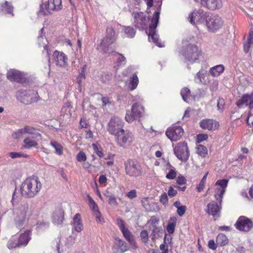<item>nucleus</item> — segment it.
I'll use <instances>...</instances> for the list:
<instances>
[{"label": "nucleus", "mask_w": 253, "mask_h": 253, "mask_svg": "<svg viewBox=\"0 0 253 253\" xmlns=\"http://www.w3.org/2000/svg\"><path fill=\"white\" fill-rule=\"evenodd\" d=\"M42 184L37 177L27 178L21 184L18 191L16 188L13 193L11 203L14 206L22 197L33 198L40 191Z\"/></svg>", "instance_id": "nucleus-1"}, {"label": "nucleus", "mask_w": 253, "mask_h": 253, "mask_svg": "<svg viewBox=\"0 0 253 253\" xmlns=\"http://www.w3.org/2000/svg\"><path fill=\"white\" fill-rule=\"evenodd\" d=\"M14 212V221L17 227L21 228L26 224L32 214V210L26 203L21 205Z\"/></svg>", "instance_id": "nucleus-2"}, {"label": "nucleus", "mask_w": 253, "mask_h": 253, "mask_svg": "<svg viewBox=\"0 0 253 253\" xmlns=\"http://www.w3.org/2000/svg\"><path fill=\"white\" fill-rule=\"evenodd\" d=\"M159 16L160 12L155 11L151 20V24L149 26V32L148 35L150 41L154 42L158 46L162 47L164 45L159 42V36L155 31L159 22Z\"/></svg>", "instance_id": "nucleus-3"}, {"label": "nucleus", "mask_w": 253, "mask_h": 253, "mask_svg": "<svg viewBox=\"0 0 253 253\" xmlns=\"http://www.w3.org/2000/svg\"><path fill=\"white\" fill-rule=\"evenodd\" d=\"M144 113V107L139 103H136L132 105L131 111H127L125 119L129 123L133 122L135 120L142 117Z\"/></svg>", "instance_id": "nucleus-4"}, {"label": "nucleus", "mask_w": 253, "mask_h": 253, "mask_svg": "<svg viewBox=\"0 0 253 253\" xmlns=\"http://www.w3.org/2000/svg\"><path fill=\"white\" fill-rule=\"evenodd\" d=\"M62 8V0H48L47 4H42L38 12L39 16L48 15L50 10L59 11Z\"/></svg>", "instance_id": "nucleus-5"}, {"label": "nucleus", "mask_w": 253, "mask_h": 253, "mask_svg": "<svg viewBox=\"0 0 253 253\" xmlns=\"http://www.w3.org/2000/svg\"><path fill=\"white\" fill-rule=\"evenodd\" d=\"M125 171L130 177H136L140 176L142 170L140 164L136 161L128 160L125 164Z\"/></svg>", "instance_id": "nucleus-6"}, {"label": "nucleus", "mask_w": 253, "mask_h": 253, "mask_svg": "<svg viewBox=\"0 0 253 253\" xmlns=\"http://www.w3.org/2000/svg\"><path fill=\"white\" fill-rule=\"evenodd\" d=\"M124 122L123 120L118 117H112L109 122L107 126V130L109 133L115 136L123 132Z\"/></svg>", "instance_id": "nucleus-7"}, {"label": "nucleus", "mask_w": 253, "mask_h": 253, "mask_svg": "<svg viewBox=\"0 0 253 253\" xmlns=\"http://www.w3.org/2000/svg\"><path fill=\"white\" fill-rule=\"evenodd\" d=\"M37 92L33 90H20L16 92L17 99L24 104H29L36 101Z\"/></svg>", "instance_id": "nucleus-8"}, {"label": "nucleus", "mask_w": 253, "mask_h": 253, "mask_svg": "<svg viewBox=\"0 0 253 253\" xmlns=\"http://www.w3.org/2000/svg\"><path fill=\"white\" fill-rule=\"evenodd\" d=\"M209 13L202 9H195L188 16L189 21L193 25L205 24L209 18Z\"/></svg>", "instance_id": "nucleus-9"}, {"label": "nucleus", "mask_w": 253, "mask_h": 253, "mask_svg": "<svg viewBox=\"0 0 253 253\" xmlns=\"http://www.w3.org/2000/svg\"><path fill=\"white\" fill-rule=\"evenodd\" d=\"M132 16L134 19V26L140 30H143L147 28L149 19L146 14L142 12H133Z\"/></svg>", "instance_id": "nucleus-10"}, {"label": "nucleus", "mask_w": 253, "mask_h": 253, "mask_svg": "<svg viewBox=\"0 0 253 253\" xmlns=\"http://www.w3.org/2000/svg\"><path fill=\"white\" fill-rule=\"evenodd\" d=\"M199 53L198 47L194 44H188L183 49V55L190 63H193L198 59Z\"/></svg>", "instance_id": "nucleus-11"}, {"label": "nucleus", "mask_w": 253, "mask_h": 253, "mask_svg": "<svg viewBox=\"0 0 253 253\" xmlns=\"http://www.w3.org/2000/svg\"><path fill=\"white\" fill-rule=\"evenodd\" d=\"M173 151L174 154L179 160L185 162L188 160L189 152L186 143L184 142L178 143Z\"/></svg>", "instance_id": "nucleus-12"}, {"label": "nucleus", "mask_w": 253, "mask_h": 253, "mask_svg": "<svg viewBox=\"0 0 253 253\" xmlns=\"http://www.w3.org/2000/svg\"><path fill=\"white\" fill-rule=\"evenodd\" d=\"M133 135L131 132L127 130H123L116 136V141L117 144L123 147L129 145L133 141Z\"/></svg>", "instance_id": "nucleus-13"}, {"label": "nucleus", "mask_w": 253, "mask_h": 253, "mask_svg": "<svg viewBox=\"0 0 253 253\" xmlns=\"http://www.w3.org/2000/svg\"><path fill=\"white\" fill-rule=\"evenodd\" d=\"M235 228L243 232H247L250 231L253 227L252 221L245 216H240L234 224Z\"/></svg>", "instance_id": "nucleus-14"}, {"label": "nucleus", "mask_w": 253, "mask_h": 253, "mask_svg": "<svg viewBox=\"0 0 253 253\" xmlns=\"http://www.w3.org/2000/svg\"><path fill=\"white\" fill-rule=\"evenodd\" d=\"M167 136L172 141L179 140L183 134V129L180 126H172L166 132Z\"/></svg>", "instance_id": "nucleus-15"}, {"label": "nucleus", "mask_w": 253, "mask_h": 253, "mask_svg": "<svg viewBox=\"0 0 253 253\" xmlns=\"http://www.w3.org/2000/svg\"><path fill=\"white\" fill-rule=\"evenodd\" d=\"M159 219L155 216H152L148 221L147 224L149 228L152 230L151 237L152 240H155L156 238L160 236L159 233L161 231V227L158 226Z\"/></svg>", "instance_id": "nucleus-16"}, {"label": "nucleus", "mask_w": 253, "mask_h": 253, "mask_svg": "<svg viewBox=\"0 0 253 253\" xmlns=\"http://www.w3.org/2000/svg\"><path fill=\"white\" fill-rule=\"evenodd\" d=\"M206 24L209 30L213 32L219 29L223 23L221 18L218 15H209Z\"/></svg>", "instance_id": "nucleus-17"}, {"label": "nucleus", "mask_w": 253, "mask_h": 253, "mask_svg": "<svg viewBox=\"0 0 253 253\" xmlns=\"http://www.w3.org/2000/svg\"><path fill=\"white\" fill-rule=\"evenodd\" d=\"M228 182V180L223 179L221 180H218L215 183V185L220 186V187L216 189L214 197L220 204L222 203L223 196L225 192Z\"/></svg>", "instance_id": "nucleus-18"}, {"label": "nucleus", "mask_w": 253, "mask_h": 253, "mask_svg": "<svg viewBox=\"0 0 253 253\" xmlns=\"http://www.w3.org/2000/svg\"><path fill=\"white\" fill-rule=\"evenodd\" d=\"M31 134L32 136H40V134L37 132L36 129L32 126H25L19 129L12 134V137L15 139H20L25 134Z\"/></svg>", "instance_id": "nucleus-19"}, {"label": "nucleus", "mask_w": 253, "mask_h": 253, "mask_svg": "<svg viewBox=\"0 0 253 253\" xmlns=\"http://www.w3.org/2000/svg\"><path fill=\"white\" fill-rule=\"evenodd\" d=\"M201 4L211 10L219 9L223 6L221 0H201Z\"/></svg>", "instance_id": "nucleus-20"}, {"label": "nucleus", "mask_w": 253, "mask_h": 253, "mask_svg": "<svg viewBox=\"0 0 253 253\" xmlns=\"http://www.w3.org/2000/svg\"><path fill=\"white\" fill-rule=\"evenodd\" d=\"M243 105L249 106L250 109H253V93L245 94L236 102V105L241 107Z\"/></svg>", "instance_id": "nucleus-21"}, {"label": "nucleus", "mask_w": 253, "mask_h": 253, "mask_svg": "<svg viewBox=\"0 0 253 253\" xmlns=\"http://www.w3.org/2000/svg\"><path fill=\"white\" fill-rule=\"evenodd\" d=\"M200 126L204 129L214 130L218 128L219 123L212 119H204L200 123Z\"/></svg>", "instance_id": "nucleus-22"}, {"label": "nucleus", "mask_w": 253, "mask_h": 253, "mask_svg": "<svg viewBox=\"0 0 253 253\" xmlns=\"http://www.w3.org/2000/svg\"><path fill=\"white\" fill-rule=\"evenodd\" d=\"M71 224L72 226L73 231L81 232L84 230V225L80 213H76L74 215Z\"/></svg>", "instance_id": "nucleus-23"}, {"label": "nucleus", "mask_w": 253, "mask_h": 253, "mask_svg": "<svg viewBox=\"0 0 253 253\" xmlns=\"http://www.w3.org/2000/svg\"><path fill=\"white\" fill-rule=\"evenodd\" d=\"M116 41L113 40V39L104 37L101 41L98 49H100L104 52L109 53L111 50L112 45Z\"/></svg>", "instance_id": "nucleus-24"}, {"label": "nucleus", "mask_w": 253, "mask_h": 253, "mask_svg": "<svg viewBox=\"0 0 253 253\" xmlns=\"http://www.w3.org/2000/svg\"><path fill=\"white\" fill-rule=\"evenodd\" d=\"M7 78L11 81L21 82L23 79V75L19 71L10 69L7 73Z\"/></svg>", "instance_id": "nucleus-25"}, {"label": "nucleus", "mask_w": 253, "mask_h": 253, "mask_svg": "<svg viewBox=\"0 0 253 253\" xmlns=\"http://www.w3.org/2000/svg\"><path fill=\"white\" fill-rule=\"evenodd\" d=\"M219 211L220 208L217 204L211 203L208 204L206 210V212L208 214L212 215L215 219L219 217Z\"/></svg>", "instance_id": "nucleus-26"}, {"label": "nucleus", "mask_w": 253, "mask_h": 253, "mask_svg": "<svg viewBox=\"0 0 253 253\" xmlns=\"http://www.w3.org/2000/svg\"><path fill=\"white\" fill-rule=\"evenodd\" d=\"M53 57L57 65L64 66L67 64V58L63 53L55 51L53 53Z\"/></svg>", "instance_id": "nucleus-27"}, {"label": "nucleus", "mask_w": 253, "mask_h": 253, "mask_svg": "<svg viewBox=\"0 0 253 253\" xmlns=\"http://www.w3.org/2000/svg\"><path fill=\"white\" fill-rule=\"evenodd\" d=\"M64 212L61 208L56 209L52 215L53 222L55 224L61 225L64 219Z\"/></svg>", "instance_id": "nucleus-28"}, {"label": "nucleus", "mask_w": 253, "mask_h": 253, "mask_svg": "<svg viewBox=\"0 0 253 253\" xmlns=\"http://www.w3.org/2000/svg\"><path fill=\"white\" fill-rule=\"evenodd\" d=\"M39 136H27L23 140V148L30 149L32 147H37L38 145L37 137Z\"/></svg>", "instance_id": "nucleus-29"}, {"label": "nucleus", "mask_w": 253, "mask_h": 253, "mask_svg": "<svg viewBox=\"0 0 253 253\" xmlns=\"http://www.w3.org/2000/svg\"><path fill=\"white\" fill-rule=\"evenodd\" d=\"M224 70V65L220 64L211 67L210 69V73L212 77H217L223 73Z\"/></svg>", "instance_id": "nucleus-30"}, {"label": "nucleus", "mask_w": 253, "mask_h": 253, "mask_svg": "<svg viewBox=\"0 0 253 253\" xmlns=\"http://www.w3.org/2000/svg\"><path fill=\"white\" fill-rule=\"evenodd\" d=\"M196 83L207 84L209 83L207 74L202 70H200L195 77Z\"/></svg>", "instance_id": "nucleus-31"}, {"label": "nucleus", "mask_w": 253, "mask_h": 253, "mask_svg": "<svg viewBox=\"0 0 253 253\" xmlns=\"http://www.w3.org/2000/svg\"><path fill=\"white\" fill-rule=\"evenodd\" d=\"M115 246L122 253H124L129 250V247L126 243L123 240L117 238L115 240Z\"/></svg>", "instance_id": "nucleus-32"}, {"label": "nucleus", "mask_w": 253, "mask_h": 253, "mask_svg": "<svg viewBox=\"0 0 253 253\" xmlns=\"http://www.w3.org/2000/svg\"><path fill=\"white\" fill-rule=\"evenodd\" d=\"M30 230H27L23 234H21L18 239L19 245L25 246L27 245L29 240H30Z\"/></svg>", "instance_id": "nucleus-33"}, {"label": "nucleus", "mask_w": 253, "mask_h": 253, "mask_svg": "<svg viewBox=\"0 0 253 253\" xmlns=\"http://www.w3.org/2000/svg\"><path fill=\"white\" fill-rule=\"evenodd\" d=\"M38 40L39 44L40 46L43 45V47H44V50H46V51L47 56L48 58V66L49 68H50V59L49 58V52L48 50L47 46V44H46L47 41L42 36H39L38 38Z\"/></svg>", "instance_id": "nucleus-34"}, {"label": "nucleus", "mask_w": 253, "mask_h": 253, "mask_svg": "<svg viewBox=\"0 0 253 253\" xmlns=\"http://www.w3.org/2000/svg\"><path fill=\"white\" fill-rule=\"evenodd\" d=\"M122 30L126 37L133 38L135 35L136 31L132 27L123 26H122Z\"/></svg>", "instance_id": "nucleus-35"}, {"label": "nucleus", "mask_w": 253, "mask_h": 253, "mask_svg": "<svg viewBox=\"0 0 253 253\" xmlns=\"http://www.w3.org/2000/svg\"><path fill=\"white\" fill-rule=\"evenodd\" d=\"M216 242L217 245L224 246L228 244V239L224 234L220 233L216 237Z\"/></svg>", "instance_id": "nucleus-36"}, {"label": "nucleus", "mask_w": 253, "mask_h": 253, "mask_svg": "<svg viewBox=\"0 0 253 253\" xmlns=\"http://www.w3.org/2000/svg\"><path fill=\"white\" fill-rule=\"evenodd\" d=\"M117 54L119 55V57L117 58L115 66V68L117 70L121 67L125 66L126 63V58L121 53H118Z\"/></svg>", "instance_id": "nucleus-37"}, {"label": "nucleus", "mask_w": 253, "mask_h": 253, "mask_svg": "<svg viewBox=\"0 0 253 253\" xmlns=\"http://www.w3.org/2000/svg\"><path fill=\"white\" fill-rule=\"evenodd\" d=\"M86 198L88 202L89 207L92 210L93 213L98 211V207L94 200L88 194H87Z\"/></svg>", "instance_id": "nucleus-38"}, {"label": "nucleus", "mask_w": 253, "mask_h": 253, "mask_svg": "<svg viewBox=\"0 0 253 253\" xmlns=\"http://www.w3.org/2000/svg\"><path fill=\"white\" fill-rule=\"evenodd\" d=\"M129 82L130 84L129 87L130 90H134L137 87L139 82L138 77L135 74H134L129 79Z\"/></svg>", "instance_id": "nucleus-39"}, {"label": "nucleus", "mask_w": 253, "mask_h": 253, "mask_svg": "<svg viewBox=\"0 0 253 253\" xmlns=\"http://www.w3.org/2000/svg\"><path fill=\"white\" fill-rule=\"evenodd\" d=\"M169 220L170 221L167 227V230L169 233L172 234L174 231L176 218L175 217H171Z\"/></svg>", "instance_id": "nucleus-40"}, {"label": "nucleus", "mask_w": 253, "mask_h": 253, "mask_svg": "<svg viewBox=\"0 0 253 253\" xmlns=\"http://www.w3.org/2000/svg\"><path fill=\"white\" fill-rule=\"evenodd\" d=\"M50 145L55 149L56 154L61 155L63 154V147L61 145L55 141H51Z\"/></svg>", "instance_id": "nucleus-41"}, {"label": "nucleus", "mask_w": 253, "mask_h": 253, "mask_svg": "<svg viewBox=\"0 0 253 253\" xmlns=\"http://www.w3.org/2000/svg\"><path fill=\"white\" fill-rule=\"evenodd\" d=\"M105 37L113 39V40L116 41L117 36L115 33L114 28L112 27H108L106 29V34Z\"/></svg>", "instance_id": "nucleus-42"}, {"label": "nucleus", "mask_w": 253, "mask_h": 253, "mask_svg": "<svg viewBox=\"0 0 253 253\" xmlns=\"http://www.w3.org/2000/svg\"><path fill=\"white\" fill-rule=\"evenodd\" d=\"M197 153L199 155L204 158L208 154L207 148L203 145H199L197 148Z\"/></svg>", "instance_id": "nucleus-43"}, {"label": "nucleus", "mask_w": 253, "mask_h": 253, "mask_svg": "<svg viewBox=\"0 0 253 253\" xmlns=\"http://www.w3.org/2000/svg\"><path fill=\"white\" fill-rule=\"evenodd\" d=\"M1 6L3 10H4L6 13L10 14L12 16H13V7L7 1H5L4 3L1 5Z\"/></svg>", "instance_id": "nucleus-44"}, {"label": "nucleus", "mask_w": 253, "mask_h": 253, "mask_svg": "<svg viewBox=\"0 0 253 253\" xmlns=\"http://www.w3.org/2000/svg\"><path fill=\"white\" fill-rule=\"evenodd\" d=\"M181 95L183 100L187 102L188 98L190 96V90L187 87H184L181 90Z\"/></svg>", "instance_id": "nucleus-45"}, {"label": "nucleus", "mask_w": 253, "mask_h": 253, "mask_svg": "<svg viewBox=\"0 0 253 253\" xmlns=\"http://www.w3.org/2000/svg\"><path fill=\"white\" fill-rule=\"evenodd\" d=\"M85 78V71L84 68H83L81 72L77 78V82L79 84V87L81 88L82 82Z\"/></svg>", "instance_id": "nucleus-46"}, {"label": "nucleus", "mask_w": 253, "mask_h": 253, "mask_svg": "<svg viewBox=\"0 0 253 253\" xmlns=\"http://www.w3.org/2000/svg\"><path fill=\"white\" fill-rule=\"evenodd\" d=\"M105 195L108 198V204L112 206H117L118 203L116 201L115 196L114 195H110L107 192Z\"/></svg>", "instance_id": "nucleus-47"}, {"label": "nucleus", "mask_w": 253, "mask_h": 253, "mask_svg": "<svg viewBox=\"0 0 253 253\" xmlns=\"http://www.w3.org/2000/svg\"><path fill=\"white\" fill-rule=\"evenodd\" d=\"M37 228L41 229H44L48 228L49 225V222L44 220H39L36 224Z\"/></svg>", "instance_id": "nucleus-48"}, {"label": "nucleus", "mask_w": 253, "mask_h": 253, "mask_svg": "<svg viewBox=\"0 0 253 253\" xmlns=\"http://www.w3.org/2000/svg\"><path fill=\"white\" fill-rule=\"evenodd\" d=\"M121 231L123 233L124 236L128 242L134 238L133 236L127 228L124 229Z\"/></svg>", "instance_id": "nucleus-49"}, {"label": "nucleus", "mask_w": 253, "mask_h": 253, "mask_svg": "<svg viewBox=\"0 0 253 253\" xmlns=\"http://www.w3.org/2000/svg\"><path fill=\"white\" fill-rule=\"evenodd\" d=\"M20 246L21 245H19L18 241L14 239H10L7 243V247L9 249L15 248Z\"/></svg>", "instance_id": "nucleus-50"}, {"label": "nucleus", "mask_w": 253, "mask_h": 253, "mask_svg": "<svg viewBox=\"0 0 253 253\" xmlns=\"http://www.w3.org/2000/svg\"><path fill=\"white\" fill-rule=\"evenodd\" d=\"M93 215L95 216L96 220L97 223L103 224L104 222V219L103 217L99 211L94 212L93 213Z\"/></svg>", "instance_id": "nucleus-51"}, {"label": "nucleus", "mask_w": 253, "mask_h": 253, "mask_svg": "<svg viewBox=\"0 0 253 253\" xmlns=\"http://www.w3.org/2000/svg\"><path fill=\"white\" fill-rule=\"evenodd\" d=\"M140 236L143 242L148 243L149 240L148 233L146 230H142Z\"/></svg>", "instance_id": "nucleus-52"}, {"label": "nucleus", "mask_w": 253, "mask_h": 253, "mask_svg": "<svg viewBox=\"0 0 253 253\" xmlns=\"http://www.w3.org/2000/svg\"><path fill=\"white\" fill-rule=\"evenodd\" d=\"M92 147L94 152L100 157L102 158L103 157V153L102 151L101 148H99L98 146L94 143L92 144Z\"/></svg>", "instance_id": "nucleus-53"}, {"label": "nucleus", "mask_w": 253, "mask_h": 253, "mask_svg": "<svg viewBox=\"0 0 253 253\" xmlns=\"http://www.w3.org/2000/svg\"><path fill=\"white\" fill-rule=\"evenodd\" d=\"M76 159L79 162H85L86 160V156L84 152L81 151L77 154Z\"/></svg>", "instance_id": "nucleus-54"}, {"label": "nucleus", "mask_w": 253, "mask_h": 253, "mask_svg": "<svg viewBox=\"0 0 253 253\" xmlns=\"http://www.w3.org/2000/svg\"><path fill=\"white\" fill-rule=\"evenodd\" d=\"M76 236L74 235L69 236L66 240V242L65 243V245L69 246L73 244H74L75 242Z\"/></svg>", "instance_id": "nucleus-55"}, {"label": "nucleus", "mask_w": 253, "mask_h": 253, "mask_svg": "<svg viewBox=\"0 0 253 253\" xmlns=\"http://www.w3.org/2000/svg\"><path fill=\"white\" fill-rule=\"evenodd\" d=\"M9 155L12 159L21 157L26 158L27 157L26 154H24L18 152H11L9 153Z\"/></svg>", "instance_id": "nucleus-56"}, {"label": "nucleus", "mask_w": 253, "mask_h": 253, "mask_svg": "<svg viewBox=\"0 0 253 253\" xmlns=\"http://www.w3.org/2000/svg\"><path fill=\"white\" fill-rule=\"evenodd\" d=\"M176 173L175 169L172 168L170 169L169 172L166 175V177L169 179H173L176 177Z\"/></svg>", "instance_id": "nucleus-57"}, {"label": "nucleus", "mask_w": 253, "mask_h": 253, "mask_svg": "<svg viewBox=\"0 0 253 253\" xmlns=\"http://www.w3.org/2000/svg\"><path fill=\"white\" fill-rule=\"evenodd\" d=\"M187 210V207L185 205H182L180 207L177 208V213L179 216H182Z\"/></svg>", "instance_id": "nucleus-58"}, {"label": "nucleus", "mask_w": 253, "mask_h": 253, "mask_svg": "<svg viewBox=\"0 0 253 253\" xmlns=\"http://www.w3.org/2000/svg\"><path fill=\"white\" fill-rule=\"evenodd\" d=\"M206 181L201 180L200 183L196 186V190L198 192H201L205 187Z\"/></svg>", "instance_id": "nucleus-59"}, {"label": "nucleus", "mask_w": 253, "mask_h": 253, "mask_svg": "<svg viewBox=\"0 0 253 253\" xmlns=\"http://www.w3.org/2000/svg\"><path fill=\"white\" fill-rule=\"evenodd\" d=\"M225 104L224 100L223 98H219L218 100L217 107L218 110L222 111L224 109Z\"/></svg>", "instance_id": "nucleus-60"}, {"label": "nucleus", "mask_w": 253, "mask_h": 253, "mask_svg": "<svg viewBox=\"0 0 253 253\" xmlns=\"http://www.w3.org/2000/svg\"><path fill=\"white\" fill-rule=\"evenodd\" d=\"M60 239L59 238L55 239L52 243V246L55 247L56 248V250L57 253H60Z\"/></svg>", "instance_id": "nucleus-61"}, {"label": "nucleus", "mask_w": 253, "mask_h": 253, "mask_svg": "<svg viewBox=\"0 0 253 253\" xmlns=\"http://www.w3.org/2000/svg\"><path fill=\"white\" fill-rule=\"evenodd\" d=\"M127 198L130 199H132L137 197L136 191L135 189L130 190L126 194Z\"/></svg>", "instance_id": "nucleus-62"}, {"label": "nucleus", "mask_w": 253, "mask_h": 253, "mask_svg": "<svg viewBox=\"0 0 253 253\" xmlns=\"http://www.w3.org/2000/svg\"><path fill=\"white\" fill-rule=\"evenodd\" d=\"M117 224L121 231L126 228L125 226V222L122 219H121L120 218H118L117 219Z\"/></svg>", "instance_id": "nucleus-63"}, {"label": "nucleus", "mask_w": 253, "mask_h": 253, "mask_svg": "<svg viewBox=\"0 0 253 253\" xmlns=\"http://www.w3.org/2000/svg\"><path fill=\"white\" fill-rule=\"evenodd\" d=\"M168 194L169 196L172 197L176 195L177 192L176 190L174 189L171 186H170L169 188Z\"/></svg>", "instance_id": "nucleus-64"}]
</instances>
